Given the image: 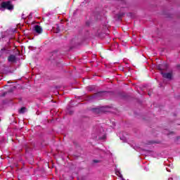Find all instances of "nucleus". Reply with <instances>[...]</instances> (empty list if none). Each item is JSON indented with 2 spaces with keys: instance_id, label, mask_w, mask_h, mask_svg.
<instances>
[{
  "instance_id": "obj_12",
  "label": "nucleus",
  "mask_w": 180,
  "mask_h": 180,
  "mask_svg": "<svg viewBox=\"0 0 180 180\" xmlns=\"http://www.w3.org/2000/svg\"><path fill=\"white\" fill-rule=\"evenodd\" d=\"M132 15H133V13H129L127 14V16H128L129 18H131Z\"/></svg>"
},
{
  "instance_id": "obj_15",
  "label": "nucleus",
  "mask_w": 180,
  "mask_h": 180,
  "mask_svg": "<svg viewBox=\"0 0 180 180\" xmlns=\"http://www.w3.org/2000/svg\"><path fill=\"white\" fill-rule=\"evenodd\" d=\"M168 180H174V179L172 177H170L168 179Z\"/></svg>"
},
{
  "instance_id": "obj_10",
  "label": "nucleus",
  "mask_w": 180,
  "mask_h": 180,
  "mask_svg": "<svg viewBox=\"0 0 180 180\" xmlns=\"http://www.w3.org/2000/svg\"><path fill=\"white\" fill-rule=\"evenodd\" d=\"M103 94H105V91H99L95 94L96 96H103Z\"/></svg>"
},
{
  "instance_id": "obj_5",
  "label": "nucleus",
  "mask_w": 180,
  "mask_h": 180,
  "mask_svg": "<svg viewBox=\"0 0 180 180\" xmlns=\"http://www.w3.org/2000/svg\"><path fill=\"white\" fill-rule=\"evenodd\" d=\"M161 74L162 75L163 78H167V79H172V73H171V72L165 73V72H161Z\"/></svg>"
},
{
  "instance_id": "obj_18",
  "label": "nucleus",
  "mask_w": 180,
  "mask_h": 180,
  "mask_svg": "<svg viewBox=\"0 0 180 180\" xmlns=\"http://www.w3.org/2000/svg\"><path fill=\"white\" fill-rule=\"evenodd\" d=\"M55 112V113H57L58 112V111H54Z\"/></svg>"
},
{
  "instance_id": "obj_13",
  "label": "nucleus",
  "mask_w": 180,
  "mask_h": 180,
  "mask_svg": "<svg viewBox=\"0 0 180 180\" xmlns=\"http://www.w3.org/2000/svg\"><path fill=\"white\" fill-rule=\"evenodd\" d=\"M154 143H157V142H155V141H150V142L148 143V144H154Z\"/></svg>"
},
{
  "instance_id": "obj_9",
  "label": "nucleus",
  "mask_w": 180,
  "mask_h": 180,
  "mask_svg": "<svg viewBox=\"0 0 180 180\" xmlns=\"http://www.w3.org/2000/svg\"><path fill=\"white\" fill-rule=\"evenodd\" d=\"M19 113H26V112H27V109L26 108V107H22L19 110H18Z\"/></svg>"
},
{
  "instance_id": "obj_11",
  "label": "nucleus",
  "mask_w": 180,
  "mask_h": 180,
  "mask_svg": "<svg viewBox=\"0 0 180 180\" xmlns=\"http://www.w3.org/2000/svg\"><path fill=\"white\" fill-rule=\"evenodd\" d=\"M60 32H61V30L60 29V27L58 25H57L56 27V33H60Z\"/></svg>"
},
{
  "instance_id": "obj_14",
  "label": "nucleus",
  "mask_w": 180,
  "mask_h": 180,
  "mask_svg": "<svg viewBox=\"0 0 180 180\" xmlns=\"http://www.w3.org/2000/svg\"><path fill=\"white\" fill-rule=\"evenodd\" d=\"M1 51H6V48H3L1 49Z\"/></svg>"
},
{
  "instance_id": "obj_8",
  "label": "nucleus",
  "mask_w": 180,
  "mask_h": 180,
  "mask_svg": "<svg viewBox=\"0 0 180 180\" xmlns=\"http://www.w3.org/2000/svg\"><path fill=\"white\" fill-rule=\"evenodd\" d=\"M50 60L51 63H54V61H57V60H58V58H57V53H53L52 56L50 58Z\"/></svg>"
},
{
  "instance_id": "obj_7",
  "label": "nucleus",
  "mask_w": 180,
  "mask_h": 180,
  "mask_svg": "<svg viewBox=\"0 0 180 180\" xmlns=\"http://www.w3.org/2000/svg\"><path fill=\"white\" fill-rule=\"evenodd\" d=\"M126 15V13H119L118 14L116 15V18L117 20L120 22H122V19Z\"/></svg>"
},
{
  "instance_id": "obj_16",
  "label": "nucleus",
  "mask_w": 180,
  "mask_h": 180,
  "mask_svg": "<svg viewBox=\"0 0 180 180\" xmlns=\"http://www.w3.org/2000/svg\"><path fill=\"white\" fill-rule=\"evenodd\" d=\"M94 162H99V160H94Z\"/></svg>"
},
{
  "instance_id": "obj_3",
  "label": "nucleus",
  "mask_w": 180,
  "mask_h": 180,
  "mask_svg": "<svg viewBox=\"0 0 180 180\" xmlns=\"http://www.w3.org/2000/svg\"><path fill=\"white\" fill-rule=\"evenodd\" d=\"M108 108L105 107H101L97 108H93L91 109L92 112H98V113H106L109 111L107 110Z\"/></svg>"
},
{
  "instance_id": "obj_6",
  "label": "nucleus",
  "mask_w": 180,
  "mask_h": 180,
  "mask_svg": "<svg viewBox=\"0 0 180 180\" xmlns=\"http://www.w3.org/2000/svg\"><path fill=\"white\" fill-rule=\"evenodd\" d=\"M8 63H16V56L15 55H10L8 57Z\"/></svg>"
},
{
  "instance_id": "obj_2",
  "label": "nucleus",
  "mask_w": 180,
  "mask_h": 180,
  "mask_svg": "<svg viewBox=\"0 0 180 180\" xmlns=\"http://www.w3.org/2000/svg\"><path fill=\"white\" fill-rule=\"evenodd\" d=\"M156 68L159 70V71H167V70H168V64L167 63L159 64L157 65Z\"/></svg>"
},
{
  "instance_id": "obj_1",
  "label": "nucleus",
  "mask_w": 180,
  "mask_h": 180,
  "mask_svg": "<svg viewBox=\"0 0 180 180\" xmlns=\"http://www.w3.org/2000/svg\"><path fill=\"white\" fill-rule=\"evenodd\" d=\"M1 9H7L8 11H13V4L11 1H3L1 4Z\"/></svg>"
},
{
  "instance_id": "obj_4",
  "label": "nucleus",
  "mask_w": 180,
  "mask_h": 180,
  "mask_svg": "<svg viewBox=\"0 0 180 180\" xmlns=\"http://www.w3.org/2000/svg\"><path fill=\"white\" fill-rule=\"evenodd\" d=\"M34 30L38 34H41V33H43V28H41L40 25H35Z\"/></svg>"
},
{
  "instance_id": "obj_17",
  "label": "nucleus",
  "mask_w": 180,
  "mask_h": 180,
  "mask_svg": "<svg viewBox=\"0 0 180 180\" xmlns=\"http://www.w3.org/2000/svg\"><path fill=\"white\" fill-rule=\"evenodd\" d=\"M5 95H6V93L4 92V93L3 94V96H5Z\"/></svg>"
}]
</instances>
